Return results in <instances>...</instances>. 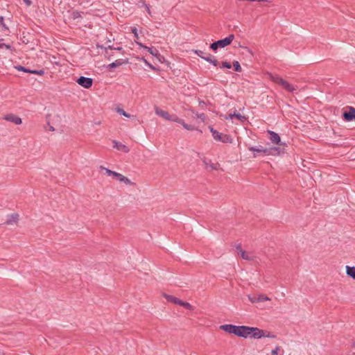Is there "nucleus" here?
Listing matches in <instances>:
<instances>
[{
	"label": "nucleus",
	"instance_id": "obj_1",
	"mask_svg": "<svg viewBox=\"0 0 355 355\" xmlns=\"http://www.w3.org/2000/svg\"><path fill=\"white\" fill-rule=\"evenodd\" d=\"M234 34H230L228 35V37L223 39V40H218L216 42H214L213 43H211L210 44V46L209 48L213 50V51H216L218 48H224L228 45H230L232 41L234 40Z\"/></svg>",
	"mask_w": 355,
	"mask_h": 355
},
{
	"label": "nucleus",
	"instance_id": "obj_2",
	"mask_svg": "<svg viewBox=\"0 0 355 355\" xmlns=\"http://www.w3.org/2000/svg\"><path fill=\"white\" fill-rule=\"evenodd\" d=\"M270 78L274 83L282 86L285 90L289 92H293L297 89V88L295 86L290 84L288 82L284 80L279 76H271Z\"/></svg>",
	"mask_w": 355,
	"mask_h": 355
},
{
	"label": "nucleus",
	"instance_id": "obj_3",
	"mask_svg": "<svg viewBox=\"0 0 355 355\" xmlns=\"http://www.w3.org/2000/svg\"><path fill=\"white\" fill-rule=\"evenodd\" d=\"M209 130L212 134V137L216 141H219L225 144L232 143V139L230 135L219 132L212 127H209Z\"/></svg>",
	"mask_w": 355,
	"mask_h": 355
},
{
	"label": "nucleus",
	"instance_id": "obj_4",
	"mask_svg": "<svg viewBox=\"0 0 355 355\" xmlns=\"http://www.w3.org/2000/svg\"><path fill=\"white\" fill-rule=\"evenodd\" d=\"M220 329L227 333L238 336L239 326L234 324H223L220 326Z\"/></svg>",
	"mask_w": 355,
	"mask_h": 355
},
{
	"label": "nucleus",
	"instance_id": "obj_5",
	"mask_svg": "<svg viewBox=\"0 0 355 355\" xmlns=\"http://www.w3.org/2000/svg\"><path fill=\"white\" fill-rule=\"evenodd\" d=\"M76 82L78 85L83 87L84 88L89 89L93 85V79L87 77L80 76L79 77Z\"/></svg>",
	"mask_w": 355,
	"mask_h": 355
},
{
	"label": "nucleus",
	"instance_id": "obj_6",
	"mask_svg": "<svg viewBox=\"0 0 355 355\" xmlns=\"http://www.w3.org/2000/svg\"><path fill=\"white\" fill-rule=\"evenodd\" d=\"M252 327L239 326L238 336L239 337L248 338L251 337Z\"/></svg>",
	"mask_w": 355,
	"mask_h": 355
},
{
	"label": "nucleus",
	"instance_id": "obj_7",
	"mask_svg": "<svg viewBox=\"0 0 355 355\" xmlns=\"http://www.w3.org/2000/svg\"><path fill=\"white\" fill-rule=\"evenodd\" d=\"M343 119L346 121H352L355 119V108L349 107V110L343 113Z\"/></svg>",
	"mask_w": 355,
	"mask_h": 355
},
{
	"label": "nucleus",
	"instance_id": "obj_8",
	"mask_svg": "<svg viewBox=\"0 0 355 355\" xmlns=\"http://www.w3.org/2000/svg\"><path fill=\"white\" fill-rule=\"evenodd\" d=\"M3 119L8 121L12 122L16 125H19L22 123L21 119L14 114H8L6 115Z\"/></svg>",
	"mask_w": 355,
	"mask_h": 355
},
{
	"label": "nucleus",
	"instance_id": "obj_9",
	"mask_svg": "<svg viewBox=\"0 0 355 355\" xmlns=\"http://www.w3.org/2000/svg\"><path fill=\"white\" fill-rule=\"evenodd\" d=\"M268 133L269 135V139L270 140V141L272 144L282 145V144H280V142H281L280 137L277 133H276L272 130H268Z\"/></svg>",
	"mask_w": 355,
	"mask_h": 355
},
{
	"label": "nucleus",
	"instance_id": "obj_10",
	"mask_svg": "<svg viewBox=\"0 0 355 355\" xmlns=\"http://www.w3.org/2000/svg\"><path fill=\"white\" fill-rule=\"evenodd\" d=\"M252 334L250 338L259 339L265 337L264 331L257 327H252Z\"/></svg>",
	"mask_w": 355,
	"mask_h": 355
},
{
	"label": "nucleus",
	"instance_id": "obj_11",
	"mask_svg": "<svg viewBox=\"0 0 355 355\" xmlns=\"http://www.w3.org/2000/svg\"><path fill=\"white\" fill-rule=\"evenodd\" d=\"M112 143L114 144L113 148L117 149L118 150L122 151L123 153H128L130 151V149L127 146L116 140H113Z\"/></svg>",
	"mask_w": 355,
	"mask_h": 355
},
{
	"label": "nucleus",
	"instance_id": "obj_12",
	"mask_svg": "<svg viewBox=\"0 0 355 355\" xmlns=\"http://www.w3.org/2000/svg\"><path fill=\"white\" fill-rule=\"evenodd\" d=\"M100 168L101 170H104L108 176H112L113 178H116L117 180H119L121 177V173L111 171L110 169L107 168L103 166H101Z\"/></svg>",
	"mask_w": 355,
	"mask_h": 355
},
{
	"label": "nucleus",
	"instance_id": "obj_13",
	"mask_svg": "<svg viewBox=\"0 0 355 355\" xmlns=\"http://www.w3.org/2000/svg\"><path fill=\"white\" fill-rule=\"evenodd\" d=\"M155 110L156 114L162 117L163 119L168 120V121L170 119L171 114L167 111L161 110L158 107H155Z\"/></svg>",
	"mask_w": 355,
	"mask_h": 355
},
{
	"label": "nucleus",
	"instance_id": "obj_14",
	"mask_svg": "<svg viewBox=\"0 0 355 355\" xmlns=\"http://www.w3.org/2000/svg\"><path fill=\"white\" fill-rule=\"evenodd\" d=\"M19 214H12L8 216L7 220L5 222L6 225H12L13 223H17L19 220Z\"/></svg>",
	"mask_w": 355,
	"mask_h": 355
},
{
	"label": "nucleus",
	"instance_id": "obj_15",
	"mask_svg": "<svg viewBox=\"0 0 355 355\" xmlns=\"http://www.w3.org/2000/svg\"><path fill=\"white\" fill-rule=\"evenodd\" d=\"M248 150L252 151V152H254V153H261V154L265 155H267L268 153V148H264L262 146H260L259 148H257V147H254V146H250V147L248 148Z\"/></svg>",
	"mask_w": 355,
	"mask_h": 355
},
{
	"label": "nucleus",
	"instance_id": "obj_16",
	"mask_svg": "<svg viewBox=\"0 0 355 355\" xmlns=\"http://www.w3.org/2000/svg\"><path fill=\"white\" fill-rule=\"evenodd\" d=\"M164 297L168 302L173 303L175 304L180 305V304L181 302V300H180L179 298L176 297H174L173 295L164 294Z\"/></svg>",
	"mask_w": 355,
	"mask_h": 355
},
{
	"label": "nucleus",
	"instance_id": "obj_17",
	"mask_svg": "<svg viewBox=\"0 0 355 355\" xmlns=\"http://www.w3.org/2000/svg\"><path fill=\"white\" fill-rule=\"evenodd\" d=\"M202 162H203V163L206 166H209V167L212 170H217L218 169V166H219V164L218 163L217 164H214V163L211 162V161L210 159H207L205 157L203 158Z\"/></svg>",
	"mask_w": 355,
	"mask_h": 355
},
{
	"label": "nucleus",
	"instance_id": "obj_18",
	"mask_svg": "<svg viewBox=\"0 0 355 355\" xmlns=\"http://www.w3.org/2000/svg\"><path fill=\"white\" fill-rule=\"evenodd\" d=\"M268 153L267 155H279L281 153V150L279 147H271L268 148Z\"/></svg>",
	"mask_w": 355,
	"mask_h": 355
},
{
	"label": "nucleus",
	"instance_id": "obj_19",
	"mask_svg": "<svg viewBox=\"0 0 355 355\" xmlns=\"http://www.w3.org/2000/svg\"><path fill=\"white\" fill-rule=\"evenodd\" d=\"M346 272L347 275L355 279V266H346Z\"/></svg>",
	"mask_w": 355,
	"mask_h": 355
},
{
	"label": "nucleus",
	"instance_id": "obj_20",
	"mask_svg": "<svg viewBox=\"0 0 355 355\" xmlns=\"http://www.w3.org/2000/svg\"><path fill=\"white\" fill-rule=\"evenodd\" d=\"M123 62L121 60H116L107 66L108 69L116 68L121 66Z\"/></svg>",
	"mask_w": 355,
	"mask_h": 355
},
{
	"label": "nucleus",
	"instance_id": "obj_21",
	"mask_svg": "<svg viewBox=\"0 0 355 355\" xmlns=\"http://www.w3.org/2000/svg\"><path fill=\"white\" fill-rule=\"evenodd\" d=\"M119 181L121 182H124L125 184H130V185L135 184L134 182H131V180L130 179H128L127 177L123 175L122 174L121 175V177H120Z\"/></svg>",
	"mask_w": 355,
	"mask_h": 355
},
{
	"label": "nucleus",
	"instance_id": "obj_22",
	"mask_svg": "<svg viewBox=\"0 0 355 355\" xmlns=\"http://www.w3.org/2000/svg\"><path fill=\"white\" fill-rule=\"evenodd\" d=\"M144 49H147V51L153 55L157 56L159 54V51L155 48H150L145 46H142Z\"/></svg>",
	"mask_w": 355,
	"mask_h": 355
},
{
	"label": "nucleus",
	"instance_id": "obj_23",
	"mask_svg": "<svg viewBox=\"0 0 355 355\" xmlns=\"http://www.w3.org/2000/svg\"><path fill=\"white\" fill-rule=\"evenodd\" d=\"M82 13H83L82 12H79L78 10H73L71 13V17L73 20H76L77 19H79V18L82 17V15H81Z\"/></svg>",
	"mask_w": 355,
	"mask_h": 355
},
{
	"label": "nucleus",
	"instance_id": "obj_24",
	"mask_svg": "<svg viewBox=\"0 0 355 355\" xmlns=\"http://www.w3.org/2000/svg\"><path fill=\"white\" fill-rule=\"evenodd\" d=\"M205 60L214 66H217L218 64V61L216 59H214L211 55H209L207 56V58H205Z\"/></svg>",
	"mask_w": 355,
	"mask_h": 355
},
{
	"label": "nucleus",
	"instance_id": "obj_25",
	"mask_svg": "<svg viewBox=\"0 0 355 355\" xmlns=\"http://www.w3.org/2000/svg\"><path fill=\"white\" fill-rule=\"evenodd\" d=\"M241 257L245 260H252V257L250 256L245 251L241 250H240Z\"/></svg>",
	"mask_w": 355,
	"mask_h": 355
},
{
	"label": "nucleus",
	"instance_id": "obj_26",
	"mask_svg": "<svg viewBox=\"0 0 355 355\" xmlns=\"http://www.w3.org/2000/svg\"><path fill=\"white\" fill-rule=\"evenodd\" d=\"M168 121H174V122L178 123L180 124L183 123V119H180L176 115H171L170 116V119H168Z\"/></svg>",
	"mask_w": 355,
	"mask_h": 355
},
{
	"label": "nucleus",
	"instance_id": "obj_27",
	"mask_svg": "<svg viewBox=\"0 0 355 355\" xmlns=\"http://www.w3.org/2000/svg\"><path fill=\"white\" fill-rule=\"evenodd\" d=\"M181 125L187 130H197V128L192 125H189L184 122L183 120V123H181Z\"/></svg>",
	"mask_w": 355,
	"mask_h": 355
},
{
	"label": "nucleus",
	"instance_id": "obj_28",
	"mask_svg": "<svg viewBox=\"0 0 355 355\" xmlns=\"http://www.w3.org/2000/svg\"><path fill=\"white\" fill-rule=\"evenodd\" d=\"M180 305L186 308L187 309L191 310V311L193 310V306L191 304H190L189 302H183L181 300Z\"/></svg>",
	"mask_w": 355,
	"mask_h": 355
},
{
	"label": "nucleus",
	"instance_id": "obj_29",
	"mask_svg": "<svg viewBox=\"0 0 355 355\" xmlns=\"http://www.w3.org/2000/svg\"><path fill=\"white\" fill-rule=\"evenodd\" d=\"M233 67H234V69L237 72H241L242 69H241V67L239 64V62L236 60H234L233 62V64H232Z\"/></svg>",
	"mask_w": 355,
	"mask_h": 355
},
{
	"label": "nucleus",
	"instance_id": "obj_30",
	"mask_svg": "<svg viewBox=\"0 0 355 355\" xmlns=\"http://www.w3.org/2000/svg\"><path fill=\"white\" fill-rule=\"evenodd\" d=\"M268 300H270V298L268 297L267 296L264 295H259L257 297V302H265V301H268Z\"/></svg>",
	"mask_w": 355,
	"mask_h": 355
},
{
	"label": "nucleus",
	"instance_id": "obj_31",
	"mask_svg": "<svg viewBox=\"0 0 355 355\" xmlns=\"http://www.w3.org/2000/svg\"><path fill=\"white\" fill-rule=\"evenodd\" d=\"M116 112H117L119 114H121V115H123V116H125V117H128V118H130V114H128V113H127L126 112H125V111H124L123 109H121V108H117V109H116Z\"/></svg>",
	"mask_w": 355,
	"mask_h": 355
},
{
	"label": "nucleus",
	"instance_id": "obj_32",
	"mask_svg": "<svg viewBox=\"0 0 355 355\" xmlns=\"http://www.w3.org/2000/svg\"><path fill=\"white\" fill-rule=\"evenodd\" d=\"M29 73H30L40 75V76H42L44 73V69H40V70H31L30 69Z\"/></svg>",
	"mask_w": 355,
	"mask_h": 355
},
{
	"label": "nucleus",
	"instance_id": "obj_33",
	"mask_svg": "<svg viewBox=\"0 0 355 355\" xmlns=\"http://www.w3.org/2000/svg\"><path fill=\"white\" fill-rule=\"evenodd\" d=\"M195 53L196 55H198L199 57H200L201 58L204 59L205 60V58H207V56H205V53H204L201 50H196L195 51Z\"/></svg>",
	"mask_w": 355,
	"mask_h": 355
},
{
	"label": "nucleus",
	"instance_id": "obj_34",
	"mask_svg": "<svg viewBox=\"0 0 355 355\" xmlns=\"http://www.w3.org/2000/svg\"><path fill=\"white\" fill-rule=\"evenodd\" d=\"M230 116L231 119H233L234 117H236L238 119L241 120V121L243 119H245V118L244 116H241L240 114H230Z\"/></svg>",
	"mask_w": 355,
	"mask_h": 355
},
{
	"label": "nucleus",
	"instance_id": "obj_35",
	"mask_svg": "<svg viewBox=\"0 0 355 355\" xmlns=\"http://www.w3.org/2000/svg\"><path fill=\"white\" fill-rule=\"evenodd\" d=\"M264 335H265V337H267V338H275L277 336L276 335L270 333V331H264Z\"/></svg>",
	"mask_w": 355,
	"mask_h": 355
},
{
	"label": "nucleus",
	"instance_id": "obj_36",
	"mask_svg": "<svg viewBox=\"0 0 355 355\" xmlns=\"http://www.w3.org/2000/svg\"><path fill=\"white\" fill-rule=\"evenodd\" d=\"M0 26H2V28L4 30H8V26L4 23V18L2 16L0 17Z\"/></svg>",
	"mask_w": 355,
	"mask_h": 355
},
{
	"label": "nucleus",
	"instance_id": "obj_37",
	"mask_svg": "<svg viewBox=\"0 0 355 355\" xmlns=\"http://www.w3.org/2000/svg\"><path fill=\"white\" fill-rule=\"evenodd\" d=\"M18 71H24V72H26V73H29L30 71V69H26V67H22V66H17L15 67Z\"/></svg>",
	"mask_w": 355,
	"mask_h": 355
},
{
	"label": "nucleus",
	"instance_id": "obj_38",
	"mask_svg": "<svg viewBox=\"0 0 355 355\" xmlns=\"http://www.w3.org/2000/svg\"><path fill=\"white\" fill-rule=\"evenodd\" d=\"M222 67L227 69H231L232 64L228 62L224 61L222 62Z\"/></svg>",
	"mask_w": 355,
	"mask_h": 355
},
{
	"label": "nucleus",
	"instance_id": "obj_39",
	"mask_svg": "<svg viewBox=\"0 0 355 355\" xmlns=\"http://www.w3.org/2000/svg\"><path fill=\"white\" fill-rule=\"evenodd\" d=\"M280 350V347L277 346L275 349L271 351V355H278V352Z\"/></svg>",
	"mask_w": 355,
	"mask_h": 355
},
{
	"label": "nucleus",
	"instance_id": "obj_40",
	"mask_svg": "<svg viewBox=\"0 0 355 355\" xmlns=\"http://www.w3.org/2000/svg\"><path fill=\"white\" fill-rule=\"evenodd\" d=\"M137 6H138V7H139V8H142V7H144V8H145V7H146V6L147 4L146 3V2H145V1H144V0H141V1H139L137 3Z\"/></svg>",
	"mask_w": 355,
	"mask_h": 355
},
{
	"label": "nucleus",
	"instance_id": "obj_41",
	"mask_svg": "<svg viewBox=\"0 0 355 355\" xmlns=\"http://www.w3.org/2000/svg\"><path fill=\"white\" fill-rule=\"evenodd\" d=\"M3 47H5L6 49H9V50L11 49V46L10 44H6L4 43L0 44V49H2Z\"/></svg>",
	"mask_w": 355,
	"mask_h": 355
},
{
	"label": "nucleus",
	"instance_id": "obj_42",
	"mask_svg": "<svg viewBox=\"0 0 355 355\" xmlns=\"http://www.w3.org/2000/svg\"><path fill=\"white\" fill-rule=\"evenodd\" d=\"M196 117L204 121L205 119V114L204 113L202 114H196Z\"/></svg>",
	"mask_w": 355,
	"mask_h": 355
},
{
	"label": "nucleus",
	"instance_id": "obj_43",
	"mask_svg": "<svg viewBox=\"0 0 355 355\" xmlns=\"http://www.w3.org/2000/svg\"><path fill=\"white\" fill-rule=\"evenodd\" d=\"M132 33H134V35H135V36L136 37H138V35H137V28H136L135 27H134V28H132Z\"/></svg>",
	"mask_w": 355,
	"mask_h": 355
},
{
	"label": "nucleus",
	"instance_id": "obj_44",
	"mask_svg": "<svg viewBox=\"0 0 355 355\" xmlns=\"http://www.w3.org/2000/svg\"><path fill=\"white\" fill-rule=\"evenodd\" d=\"M145 8H146V11H147L148 14V15H151V11H150V6H149V5H148V4H147V5L146 6Z\"/></svg>",
	"mask_w": 355,
	"mask_h": 355
},
{
	"label": "nucleus",
	"instance_id": "obj_45",
	"mask_svg": "<svg viewBox=\"0 0 355 355\" xmlns=\"http://www.w3.org/2000/svg\"><path fill=\"white\" fill-rule=\"evenodd\" d=\"M249 300H250V302H252V303H254V302H258L257 301V297H249Z\"/></svg>",
	"mask_w": 355,
	"mask_h": 355
},
{
	"label": "nucleus",
	"instance_id": "obj_46",
	"mask_svg": "<svg viewBox=\"0 0 355 355\" xmlns=\"http://www.w3.org/2000/svg\"><path fill=\"white\" fill-rule=\"evenodd\" d=\"M24 3L28 6H31L32 4V2L31 0H24Z\"/></svg>",
	"mask_w": 355,
	"mask_h": 355
},
{
	"label": "nucleus",
	"instance_id": "obj_47",
	"mask_svg": "<svg viewBox=\"0 0 355 355\" xmlns=\"http://www.w3.org/2000/svg\"><path fill=\"white\" fill-rule=\"evenodd\" d=\"M236 250H238L240 252V250H242L241 249V244L237 245L236 246Z\"/></svg>",
	"mask_w": 355,
	"mask_h": 355
},
{
	"label": "nucleus",
	"instance_id": "obj_48",
	"mask_svg": "<svg viewBox=\"0 0 355 355\" xmlns=\"http://www.w3.org/2000/svg\"><path fill=\"white\" fill-rule=\"evenodd\" d=\"M145 62H146V64H148V65L151 69H155V68H154V67H153L151 64L148 63L146 60H145Z\"/></svg>",
	"mask_w": 355,
	"mask_h": 355
},
{
	"label": "nucleus",
	"instance_id": "obj_49",
	"mask_svg": "<svg viewBox=\"0 0 355 355\" xmlns=\"http://www.w3.org/2000/svg\"><path fill=\"white\" fill-rule=\"evenodd\" d=\"M49 130H51V131H54V130H55V129H54V128H53V126H51V127L49 128Z\"/></svg>",
	"mask_w": 355,
	"mask_h": 355
},
{
	"label": "nucleus",
	"instance_id": "obj_50",
	"mask_svg": "<svg viewBox=\"0 0 355 355\" xmlns=\"http://www.w3.org/2000/svg\"><path fill=\"white\" fill-rule=\"evenodd\" d=\"M116 49H117V50H121V49H122V48H121V47H119V48H117Z\"/></svg>",
	"mask_w": 355,
	"mask_h": 355
},
{
	"label": "nucleus",
	"instance_id": "obj_51",
	"mask_svg": "<svg viewBox=\"0 0 355 355\" xmlns=\"http://www.w3.org/2000/svg\"><path fill=\"white\" fill-rule=\"evenodd\" d=\"M253 157H257V154H255V153H254V155H253Z\"/></svg>",
	"mask_w": 355,
	"mask_h": 355
}]
</instances>
